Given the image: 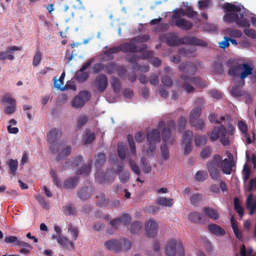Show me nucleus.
Masks as SVG:
<instances>
[{
    "instance_id": "49",
    "label": "nucleus",
    "mask_w": 256,
    "mask_h": 256,
    "mask_svg": "<svg viewBox=\"0 0 256 256\" xmlns=\"http://www.w3.org/2000/svg\"><path fill=\"white\" fill-rule=\"evenodd\" d=\"M140 59V57L138 55L133 54H128L126 56V60L130 63L133 64L134 67L136 66H138L137 61Z\"/></svg>"
},
{
    "instance_id": "6",
    "label": "nucleus",
    "mask_w": 256,
    "mask_h": 256,
    "mask_svg": "<svg viewBox=\"0 0 256 256\" xmlns=\"http://www.w3.org/2000/svg\"><path fill=\"white\" fill-rule=\"evenodd\" d=\"M165 252L166 256H176V253L178 256H184L182 242L179 240H170L166 245Z\"/></svg>"
},
{
    "instance_id": "21",
    "label": "nucleus",
    "mask_w": 256,
    "mask_h": 256,
    "mask_svg": "<svg viewBox=\"0 0 256 256\" xmlns=\"http://www.w3.org/2000/svg\"><path fill=\"white\" fill-rule=\"evenodd\" d=\"M174 23L176 26L184 30H190L193 26V24L191 22L184 18L176 20Z\"/></svg>"
},
{
    "instance_id": "35",
    "label": "nucleus",
    "mask_w": 256,
    "mask_h": 256,
    "mask_svg": "<svg viewBox=\"0 0 256 256\" xmlns=\"http://www.w3.org/2000/svg\"><path fill=\"white\" fill-rule=\"evenodd\" d=\"M78 194L80 200H84L89 198L92 194L89 192L88 187H84L78 190Z\"/></svg>"
},
{
    "instance_id": "48",
    "label": "nucleus",
    "mask_w": 256,
    "mask_h": 256,
    "mask_svg": "<svg viewBox=\"0 0 256 256\" xmlns=\"http://www.w3.org/2000/svg\"><path fill=\"white\" fill-rule=\"evenodd\" d=\"M71 148L70 146H67L62 150L56 158L58 161L62 160L67 157L70 153Z\"/></svg>"
},
{
    "instance_id": "24",
    "label": "nucleus",
    "mask_w": 256,
    "mask_h": 256,
    "mask_svg": "<svg viewBox=\"0 0 256 256\" xmlns=\"http://www.w3.org/2000/svg\"><path fill=\"white\" fill-rule=\"evenodd\" d=\"M230 60H229L226 64V66L230 67L228 71V74L232 76H240V73L242 72L241 64L230 66Z\"/></svg>"
},
{
    "instance_id": "15",
    "label": "nucleus",
    "mask_w": 256,
    "mask_h": 256,
    "mask_svg": "<svg viewBox=\"0 0 256 256\" xmlns=\"http://www.w3.org/2000/svg\"><path fill=\"white\" fill-rule=\"evenodd\" d=\"M92 62L91 60H88L82 65L81 68L76 72L75 78L79 82H83L88 78L90 75L89 73L87 72H85V70L90 66Z\"/></svg>"
},
{
    "instance_id": "22",
    "label": "nucleus",
    "mask_w": 256,
    "mask_h": 256,
    "mask_svg": "<svg viewBox=\"0 0 256 256\" xmlns=\"http://www.w3.org/2000/svg\"><path fill=\"white\" fill-rule=\"evenodd\" d=\"M244 84V80H240L239 84L232 86L230 90L232 96L234 98H239L244 96L246 92L242 89Z\"/></svg>"
},
{
    "instance_id": "45",
    "label": "nucleus",
    "mask_w": 256,
    "mask_h": 256,
    "mask_svg": "<svg viewBox=\"0 0 256 256\" xmlns=\"http://www.w3.org/2000/svg\"><path fill=\"white\" fill-rule=\"evenodd\" d=\"M227 34L229 36L228 38H240L242 34V32L238 30H233L232 28H228L226 30Z\"/></svg>"
},
{
    "instance_id": "7",
    "label": "nucleus",
    "mask_w": 256,
    "mask_h": 256,
    "mask_svg": "<svg viewBox=\"0 0 256 256\" xmlns=\"http://www.w3.org/2000/svg\"><path fill=\"white\" fill-rule=\"evenodd\" d=\"M180 78L183 80L182 88L188 93L192 92L194 90V87L190 84H194L198 87L204 86L201 78L199 77H191L183 74L180 76Z\"/></svg>"
},
{
    "instance_id": "29",
    "label": "nucleus",
    "mask_w": 256,
    "mask_h": 256,
    "mask_svg": "<svg viewBox=\"0 0 256 256\" xmlns=\"http://www.w3.org/2000/svg\"><path fill=\"white\" fill-rule=\"evenodd\" d=\"M203 212L208 218L214 220L219 218V214L217 210L210 207H205L203 208Z\"/></svg>"
},
{
    "instance_id": "42",
    "label": "nucleus",
    "mask_w": 256,
    "mask_h": 256,
    "mask_svg": "<svg viewBox=\"0 0 256 256\" xmlns=\"http://www.w3.org/2000/svg\"><path fill=\"white\" fill-rule=\"evenodd\" d=\"M91 171L90 164H84L81 168L76 172V174L87 175Z\"/></svg>"
},
{
    "instance_id": "20",
    "label": "nucleus",
    "mask_w": 256,
    "mask_h": 256,
    "mask_svg": "<svg viewBox=\"0 0 256 256\" xmlns=\"http://www.w3.org/2000/svg\"><path fill=\"white\" fill-rule=\"evenodd\" d=\"M238 126L243 138L246 139V142L247 144H250L252 141L250 138V136L248 132V126L243 120H239L238 124Z\"/></svg>"
},
{
    "instance_id": "28",
    "label": "nucleus",
    "mask_w": 256,
    "mask_h": 256,
    "mask_svg": "<svg viewBox=\"0 0 256 256\" xmlns=\"http://www.w3.org/2000/svg\"><path fill=\"white\" fill-rule=\"evenodd\" d=\"M95 134L92 132L91 130L89 129H86L85 134L83 136L82 141L84 144H90L95 139Z\"/></svg>"
},
{
    "instance_id": "4",
    "label": "nucleus",
    "mask_w": 256,
    "mask_h": 256,
    "mask_svg": "<svg viewBox=\"0 0 256 256\" xmlns=\"http://www.w3.org/2000/svg\"><path fill=\"white\" fill-rule=\"evenodd\" d=\"M166 43L169 46H176L180 44H192L206 46V42L195 37L186 36L178 38L175 34H170L166 38Z\"/></svg>"
},
{
    "instance_id": "27",
    "label": "nucleus",
    "mask_w": 256,
    "mask_h": 256,
    "mask_svg": "<svg viewBox=\"0 0 256 256\" xmlns=\"http://www.w3.org/2000/svg\"><path fill=\"white\" fill-rule=\"evenodd\" d=\"M202 108L200 106H196L193 108L190 113V124H192V122L198 118L202 114Z\"/></svg>"
},
{
    "instance_id": "63",
    "label": "nucleus",
    "mask_w": 256,
    "mask_h": 256,
    "mask_svg": "<svg viewBox=\"0 0 256 256\" xmlns=\"http://www.w3.org/2000/svg\"><path fill=\"white\" fill-rule=\"evenodd\" d=\"M130 172L128 171H126L118 174L120 180L121 182L126 184L130 179Z\"/></svg>"
},
{
    "instance_id": "23",
    "label": "nucleus",
    "mask_w": 256,
    "mask_h": 256,
    "mask_svg": "<svg viewBox=\"0 0 256 256\" xmlns=\"http://www.w3.org/2000/svg\"><path fill=\"white\" fill-rule=\"evenodd\" d=\"M79 181V177L74 176L66 179L63 184V187L66 189H73L77 185Z\"/></svg>"
},
{
    "instance_id": "52",
    "label": "nucleus",
    "mask_w": 256,
    "mask_h": 256,
    "mask_svg": "<svg viewBox=\"0 0 256 256\" xmlns=\"http://www.w3.org/2000/svg\"><path fill=\"white\" fill-rule=\"evenodd\" d=\"M129 164L132 170L138 176H140L141 172L138 164L132 159L129 160Z\"/></svg>"
},
{
    "instance_id": "2",
    "label": "nucleus",
    "mask_w": 256,
    "mask_h": 256,
    "mask_svg": "<svg viewBox=\"0 0 256 256\" xmlns=\"http://www.w3.org/2000/svg\"><path fill=\"white\" fill-rule=\"evenodd\" d=\"M221 156L219 154H215L212 160H209L206 163V168L211 178L215 181L220 180V173L218 168L220 165L222 172L226 174H230L232 171V167L235 164L234 160H229L226 158L221 162Z\"/></svg>"
},
{
    "instance_id": "12",
    "label": "nucleus",
    "mask_w": 256,
    "mask_h": 256,
    "mask_svg": "<svg viewBox=\"0 0 256 256\" xmlns=\"http://www.w3.org/2000/svg\"><path fill=\"white\" fill-rule=\"evenodd\" d=\"M176 128V122L174 120H170L168 124L166 127L164 128L162 132V140L165 143L174 144V139L172 137L171 130Z\"/></svg>"
},
{
    "instance_id": "43",
    "label": "nucleus",
    "mask_w": 256,
    "mask_h": 256,
    "mask_svg": "<svg viewBox=\"0 0 256 256\" xmlns=\"http://www.w3.org/2000/svg\"><path fill=\"white\" fill-rule=\"evenodd\" d=\"M194 136L193 132L190 130H186L183 134L182 138V144L192 143Z\"/></svg>"
},
{
    "instance_id": "58",
    "label": "nucleus",
    "mask_w": 256,
    "mask_h": 256,
    "mask_svg": "<svg viewBox=\"0 0 256 256\" xmlns=\"http://www.w3.org/2000/svg\"><path fill=\"white\" fill-rule=\"evenodd\" d=\"M212 150L210 147L206 146L202 150L200 153V156L203 159H206L212 155Z\"/></svg>"
},
{
    "instance_id": "64",
    "label": "nucleus",
    "mask_w": 256,
    "mask_h": 256,
    "mask_svg": "<svg viewBox=\"0 0 256 256\" xmlns=\"http://www.w3.org/2000/svg\"><path fill=\"white\" fill-rule=\"evenodd\" d=\"M256 189V176L252 178H251L248 182V190L251 192Z\"/></svg>"
},
{
    "instance_id": "8",
    "label": "nucleus",
    "mask_w": 256,
    "mask_h": 256,
    "mask_svg": "<svg viewBox=\"0 0 256 256\" xmlns=\"http://www.w3.org/2000/svg\"><path fill=\"white\" fill-rule=\"evenodd\" d=\"M227 131L226 126L220 124L219 126H215L210 134V138L212 142H214L220 137V142L224 146H226L230 144V140L226 136Z\"/></svg>"
},
{
    "instance_id": "39",
    "label": "nucleus",
    "mask_w": 256,
    "mask_h": 256,
    "mask_svg": "<svg viewBox=\"0 0 256 256\" xmlns=\"http://www.w3.org/2000/svg\"><path fill=\"white\" fill-rule=\"evenodd\" d=\"M242 174L244 183L245 184L249 179L251 174L250 168L247 164H245L242 170Z\"/></svg>"
},
{
    "instance_id": "11",
    "label": "nucleus",
    "mask_w": 256,
    "mask_h": 256,
    "mask_svg": "<svg viewBox=\"0 0 256 256\" xmlns=\"http://www.w3.org/2000/svg\"><path fill=\"white\" fill-rule=\"evenodd\" d=\"M90 97L91 94L89 92L86 90L80 92L72 102V106L76 108H80L90 100Z\"/></svg>"
},
{
    "instance_id": "30",
    "label": "nucleus",
    "mask_w": 256,
    "mask_h": 256,
    "mask_svg": "<svg viewBox=\"0 0 256 256\" xmlns=\"http://www.w3.org/2000/svg\"><path fill=\"white\" fill-rule=\"evenodd\" d=\"M242 72L240 73L241 80H244L248 76L252 74L253 68L248 64H242Z\"/></svg>"
},
{
    "instance_id": "34",
    "label": "nucleus",
    "mask_w": 256,
    "mask_h": 256,
    "mask_svg": "<svg viewBox=\"0 0 256 256\" xmlns=\"http://www.w3.org/2000/svg\"><path fill=\"white\" fill-rule=\"evenodd\" d=\"M106 157L104 154L100 153L95 158L94 166L99 169L104 165L106 162Z\"/></svg>"
},
{
    "instance_id": "17",
    "label": "nucleus",
    "mask_w": 256,
    "mask_h": 256,
    "mask_svg": "<svg viewBox=\"0 0 256 256\" xmlns=\"http://www.w3.org/2000/svg\"><path fill=\"white\" fill-rule=\"evenodd\" d=\"M158 223L154 220H148L146 225V231L147 236L150 238L155 237L158 234Z\"/></svg>"
},
{
    "instance_id": "62",
    "label": "nucleus",
    "mask_w": 256,
    "mask_h": 256,
    "mask_svg": "<svg viewBox=\"0 0 256 256\" xmlns=\"http://www.w3.org/2000/svg\"><path fill=\"white\" fill-rule=\"evenodd\" d=\"M186 122L187 120L184 117L181 116L178 118V126L179 132H182L184 130Z\"/></svg>"
},
{
    "instance_id": "40",
    "label": "nucleus",
    "mask_w": 256,
    "mask_h": 256,
    "mask_svg": "<svg viewBox=\"0 0 256 256\" xmlns=\"http://www.w3.org/2000/svg\"><path fill=\"white\" fill-rule=\"evenodd\" d=\"M116 70V64L114 62L104 64V70L108 74H112Z\"/></svg>"
},
{
    "instance_id": "5",
    "label": "nucleus",
    "mask_w": 256,
    "mask_h": 256,
    "mask_svg": "<svg viewBox=\"0 0 256 256\" xmlns=\"http://www.w3.org/2000/svg\"><path fill=\"white\" fill-rule=\"evenodd\" d=\"M104 246L108 250L118 253L130 250L132 244L128 240L122 238L118 240L112 239L107 240L104 242Z\"/></svg>"
},
{
    "instance_id": "19",
    "label": "nucleus",
    "mask_w": 256,
    "mask_h": 256,
    "mask_svg": "<svg viewBox=\"0 0 256 256\" xmlns=\"http://www.w3.org/2000/svg\"><path fill=\"white\" fill-rule=\"evenodd\" d=\"M246 205L249 214L253 215L256 211V196H254L252 194H250L247 197Z\"/></svg>"
},
{
    "instance_id": "16",
    "label": "nucleus",
    "mask_w": 256,
    "mask_h": 256,
    "mask_svg": "<svg viewBox=\"0 0 256 256\" xmlns=\"http://www.w3.org/2000/svg\"><path fill=\"white\" fill-rule=\"evenodd\" d=\"M108 84V78L104 74H100L96 76L94 80V85L98 91L100 93L103 92L106 89Z\"/></svg>"
},
{
    "instance_id": "10",
    "label": "nucleus",
    "mask_w": 256,
    "mask_h": 256,
    "mask_svg": "<svg viewBox=\"0 0 256 256\" xmlns=\"http://www.w3.org/2000/svg\"><path fill=\"white\" fill-rule=\"evenodd\" d=\"M147 141L149 146L148 149L147 150V153L149 151L153 152L156 147L157 143L160 141V132L158 129H153L152 132H148Z\"/></svg>"
},
{
    "instance_id": "59",
    "label": "nucleus",
    "mask_w": 256,
    "mask_h": 256,
    "mask_svg": "<svg viewBox=\"0 0 256 256\" xmlns=\"http://www.w3.org/2000/svg\"><path fill=\"white\" fill-rule=\"evenodd\" d=\"M160 150L162 156L164 160H167L170 156L169 150L166 144H162L160 146Z\"/></svg>"
},
{
    "instance_id": "1",
    "label": "nucleus",
    "mask_w": 256,
    "mask_h": 256,
    "mask_svg": "<svg viewBox=\"0 0 256 256\" xmlns=\"http://www.w3.org/2000/svg\"><path fill=\"white\" fill-rule=\"evenodd\" d=\"M223 9L227 12L224 16V20L228 23L236 22L240 27L248 28L250 20L256 26V18L252 16V14L242 5H236L226 2L223 6Z\"/></svg>"
},
{
    "instance_id": "37",
    "label": "nucleus",
    "mask_w": 256,
    "mask_h": 256,
    "mask_svg": "<svg viewBox=\"0 0 256 256\" xmlns=\"http://www.w3.org/2000/svg\"><path fill=\"white\" fill-rule=\"evenodd\" d=\"M195 144L196 146H200L206 144L207 138L205 135L196 134L194 136Z\"/></svg>"
},
{
    "instance_id": "25",
    "label": "nucleus",
    "mask_w": 256,
    "mask_h": 256,
    "mask_svg": "<svg viewBox=\"0 0 256 256\" xmlns=\"http://www.w3.org/2000/svg\"><path fill=\"white\" fill-rule=\"evenodd\" d=\"M83 158L82 156H76L74 160L72 162H66L62 166V170H66L67 168H74L78 166L82 162Z\"/></svg>"
},
{
    "instance_id": "36",
    "label": "nucleus",
    "mask_w": 256,
    "mask_h": 256,
    "mask_svg": "<svg viewBox=\"0 0 256 256\" xmlns=\"http://www.w3.org/2000/svg\"><path fill=\"white\" fill-rule=\"evenodd\" d=\"M110 82L114 92L116 94L120 92L121 89L122 84L119 79L116 77L113 76Z\"/></svg>"
},
{
    "instance_id": "50",
    "label": "nucleus",
    "mask_w": 256,
    "mask_h": 256,
    "mask_svg": "<svg viewBox=\"0 0 256 256\" xmlns=\"http://www.w3.org/2000/svg\"><path fill=\"white\" fill-rule=\"evenodd\" d=\"M212 68L213 71L216 74H222L224 72L222 64L219 61L214 62Z\"/></svg>"
},
{
    "instance_id": "38",
    "label": "nucleus",
    "mask_w": 256,
    "mask_h": 256,
    "mask_svg": "<svg viewBox=\"0 0 256 256\" xmlns=\"http://www.w3.org/2000/svg\"><path fill=\"white\" fill-rule=\"evenodd\" d=\"M68 232L72 236V240H76L78 235L79 230L77 227L74 226L72 224H69L68 228Z\"/></svg>"
},
{
    "instance_id": "54",
    "label": "nucleus",
    "mask_w": 256,
    "mask_h": 256,
    "mask_svg": "<svg viewBox=\"0 0 256 256\" xmlns=\"http://www.w3.org/2000/svg\"><path fill=\"white\" fill-rule=\"evenodd\" d=\"M232 227L236 238L240 240H242V234L233 220H232Z\"/></svg>"
},
{
    "instance_id": "61",
    "label": "nucleus",
    "mask_w": 256,
    "mask_h": 256,
    "mask_svg": "<svg viewBox=\"0 0 256 256\" xmlns=\"http://www.w3.org/2000/svg\"><path fill=\"white\" fill-rule=\"evenodd\" d=\"M207 174L204 170H198L195 175V178L198 182H204L206 179Z\"/></svg>"
},
{
    "instance_id": "14",
    "label": "nucleus",
    "mask_w": 256,
    "mask_h": 256,
    "mask_svg": "<svg viewBox=\"0 0 256 256\" xmlns=\"http://www.w3.org/2000/svg\"><path fill=\"white\" fill-rule=\"evenodd\" d=\"M22 46H13L6 48L5 51H0V61L13 60L14 59V52L22 50Z\"/></svg>"
},
{
    "instance_id": "53",
    "label": "nucleus",
    "mask_w": 256,
    "mask_h": 256,
    "mask_svg": "<svg viewBox=\"0 0 256 256\" xmlns=\"http://www.w3.org/2000/svg\"><path fill=\"white\" fill-rule=\"evenodd\" d=\"M128 141L129 144V146L130 149V151L132 154L136 155V145L135 142L134 140L133 136L132 134H129L127 136Z\"/></svg>"
},
{
    "instance_id": "47",
    "label": "nucleus",
    "mask_w": 256,
    "mask_h": 256,
    "mask_svg": "<svg viewBox=\"0 0 256 256\" xmlns=\"http://www.w3.org/2000/svg\"><path fill=\"white\" fill-rule=\"evenodd\" d=\"M234 208L240 218L244 214V208L241 206L238 198H235L234 200Z\"/></svg>"
},
{
    "instance_id": "57",
    "label": "nucleus",
    "mask_w": 256,
    "mask_h": 256,
    "mask_svg": "<svg viewBox=\"0 0 256 256\" xmlns=\"http://www.w3.org/2000/svg\"><path fill=\"white\" fill-rule=\"evenodd\" d=\"M190 125L192 126H194L201 131H203L206 130L205 124L203 120L202 119H199L196 122H192V124H190Z\"/></svg>"
},
{
    "instance_id": "55",
    "label": "nucleus",
    "mask_w": 256,
    "mask_h": 256,
    "mask_svg": "<svg viewBox=\"0 0 256 256\" xmlns=\"http://www.w3.org/2000/svg\"><path fill=\"white\" fill-rule=\"evenodd\" d=\"M18 162L17 160H10L9 162L8 166L12 174L14 175L18 168Z\"/></svg>"
},
{
    "instance_id": "26",
    "label": "nucleus",
    "mask_w": 256,
    "mask_h": 256,
    "mask_svg": "<svg viewBox=\"0 0 256 256\" xmlns=\"http://www.w3.org/2000/svg\"><path fill=\"white\" fill-rule=\"evenodd\" d=\"M208 230L217 236H222L226 234L225 230L216 224H210L208 226Z\"/></svg>"
},
{
    "instance_id": "13",
    "label": "nucleus",
    "mask_w": 256,
    "mask_h": 256,
    "mask_svg": "<svg viewBox=\"0 0 256 256\" xmlns=\"http://www.w3.org/2000/svg\"><path fill=\"white\" fill-rule=\"evenodd\" d=\"M115 174L112 170L104 173L98 170L95 174V179L99 184L112 183L115 178Z\"/></svg>"
},
{
    "instance_id": "46",
    "label": "nucleus",
    "mask_w": 256,
    "mask_h": 256,
    "mask_svg": "<svg viewBox=\"0 0 256 256\" xmlns=\"http://www.w3.org/2000/svg\"><path fill=\"white\" fill-rule=\"evenodd\" d=\"M62 210L66 215H74L76 213V210L72 204H68L62 206Z\"/></svg>"
},
{
    "instance_id": "32",
    "label": "nucleus",
    "mask_w": 256,
    "mask_h": 256,
    "mask_svg": "<svg viewBox=\"0 0 256 256\" xmlns=\"http://www.w3.org/2000/svg\"><path fill=\"white\" fill-rule=\"evenodd\" d=\"M156 203L160 206L170 207L173 204V200L166 197H160L156 198Z\"/></svg>"
},
{
    "instance_id": "60",
    "label": "nucleus",
    "mask_w": 256,
    "mask_h": 256,
    "mask_svg": "<svg viewBox=\"0 0 256 256\" xmlns=\"http://www.w3.org/2000/svg\"><path fill=\"white\" fill-rule=\"evenodd\" d=\"M119 219L120 222L122 223L126 226L128 225L132 220L130 215L128 214H123L119 218Z\"/></svg>"
},
{
    "instance_id": "9",
    "label": "nucleus",
    "mask_w": 256,
    "mask_h": 256,
    "mask_svg": "<svg viewBox=\"0 0 256 256\" xmlns=\"http://www.w3.org/2000/svg\"><path fill=\"white\" fill-rule=\"evenodd\" d=\"M61 136V130L56 128L52 129L47 134V140L50 144V148L53 153L58 152L60 148L61 144L56 142Z\"/></svg>"
},
{
    "instance_id": "33",
    "label": "nucleus",
    "mask_w": 256,
    "mask_h": 256,
    "mask_svg": "<svg viewBox=\"0 0 256 256\" xmlns=\"http://www.w3.org/2000/svg\"><path fill=\"white\" fill-rule=\"evenodd\" d=\"M140 165L142 171L146 174L150 173L152 170V168L150 164L148 162L147 158L145 156L141 158L140 160Z\"/></svg>"
},
{
    "instance_id": "31",
    "label": "nucleus",
    "mask_w": 256,
    "mask_h": 256,
    "mask_svg": "<svg viewBox=\"0 0 256 256\" xmlns=\"http://www.w3.org/2000/svg\"><path fill=\"white\" fill-rule=\"evenodd\" d=\"M188 218L192 222L200 223L202 220L204 216L198 212H192L189 214Z\"/></svg>"
},
{
    "instance_id": "41",
    "label": "nucleus",
    "mask_w": 256,
    "mask_h": 256,
    "mask_svg": "<svg viewBox=\"0 0 256 256\" xmlns=\"http://www.w3.org/2000/svg\"><path fill=\"white\" fill-rule=\"evenodd\" d=\"M203 200V196L201 194H194L190 197L191 204L194 206H198Z\"/></svg>"
},
{
    "instance_id": "51",
    "label": "nucleus",
    "mask_w": 256,
    "mask_h": 256,
    "mask_svg": "<svg viewBox=\"0 0 256 256\" xmlns=\"http://www.w3.org/2000/svg\"><path fill=\"white\" fill-rule=\"evenodd\" d=\"M1 102L6 104L10 105H16V101L14 99L12 98L11 94L9 93L6 94L4 96Z\"/></svg>"
},
{
    "instance_id": "3",
    "label": "nucleus",
    "mask_w": 256,
    "mask_h": 256,
    "mask_svg": "<svg viewBox=\"0 0 256 256\" xmlns=\"http://www.w3.org/2000/svg\"><path fill=\"white\" fill-rule=\"evenodd\" d=\"M146 48H147V46L145 44H142V46L138 48L134 38H132L128 42L122 43L118 46L109 48L104 52V54L107 56L109 59L112 60L114 58V56L112 54L118 53L120 51L124 53H135L141 52Z\"/></svg>"
},
{
    "instance_id": "18",
    "label": "nucleus",
    "mask_w": 256,
    "mask_h": 256,
    "mask_svg": "<svg viewBox=\"0 0 256 256\" xmlns=\"http://www.w3.org/2000/svg\"><path fill=\"white\" fill-rule=\"evenodd\" d=\"M52 240H56L58 244L63 248L72 249L74 248V244L72 241L70 240L67 238L60 235H53Z\"/></svg>"
},
{
    "instance_id": "44",
    "label": "nucleus",
    "mask_w": 256,
    "mask_h": 256,
    "mask_svg": "<svg viewBox=\"0 0 256 256\" xmlns=\"http://www.w3.org/2000/svg\"><path fill=\"white\" fill-rule=\"evenodd\" d=\"M142 228V223L140 221H136L131 224L129 230L132 234H137Z\"/></svg>"
},
{
    "instance_id": "56",
    "label": "nucleus",
    "mask_w": 256,
    "mask_h": 256,
    "mask_svg": "<svg viewBox=\"0 0 256 256\" xmlns=\"http://www.w3.org/2000/svg\"><path fill=\"white\" fill-rule=\"evenodd\" d=\"M50 173L52 178L54 184L56 185L58 188H60L62 186L60 180L58 177L54 170H51Z\"/></svg>"
}]
</instances>
